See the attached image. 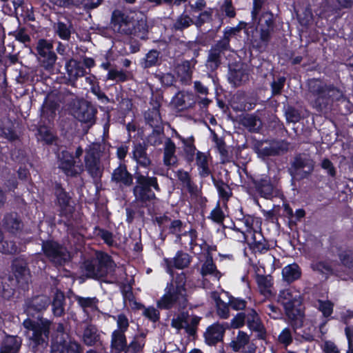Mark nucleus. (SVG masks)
Here are the masks:
<instances>
[{"label":"nucleus","instance_id":"1","mask_svg":"<svg viewBox=\"0 0 353 353\" xmlns=\"http://www.w3.org/2000/svg\"><path fill=\"white\" fill-rule=\"evenodd\" d=\"M201 45H205L201 39L185 42L178 39V53L190 58L183 61L181 64L178 63V79L182 84L190 85L192 83V68L196 63V58L199 55Z\"/></svg>","mask_w":353,"mask_h":353},{"label":"nucleus","instance_id":"2","mask_svg":"<svg viewBox=\"0 0 353 353\" xmlns=\"http://www.w3.org/2000/svg\"><path fill=\"white\" fill-rule=\"evenodd\" d=\"M111 23L114 32L130 37H136L143 39L148 32L145 20H135L120 10L112 12Z\"/></svg>","mask_w":353,"mask_h":353},{"label":"nucleus","instance_id":"3","mask_svg":"<svg viewBox=\"0 0 353 353\" xmlns=\"http://www.w3.org/2000/svg\"><path fill=\"white\" fill-rule=\"evenodd\" d=\"M51 321L43 317L37 321L27 319L23 322L26 334L31 342L34 353L42 352L48 345Z\"/></svg>","mask_w":353,"mask_h":353},{"label":"nucleus","instance_id":"4","mask_svg":"<svg viewBox=\"0 0 353 353\" xmlns=\"http://www.w3.org/2000/svg\"><path fill=\"white\" fill-rule=\"evenodd\" d=\"M308 90L314 97V105L321 110L334 101H345L341 90L332 85H327L317 79H314L309 81Z\"/></svg>","mask_w":353,"mask_h":353},{"label":"nucleus","instance_id":"5","mask_svg":"<svg viewBox=\"0 0 353 353\" xmlns=\"http://www.w3.org/2000/svg\"><path fill=\"white\" fill-rule=\"evenodd\" d=\"M279 302L283 306L285 313L292 329L296 331L303 323L304 312L303 300L300 295H294L290 290H281L278 296Z\"/></svg>","mask_w":353,"mask_h":353},{"label":"nucleus","instance_id":"6","mask_svg":"<svg viewBox=\"0 0 353 353\" xmlns=\"http://www.w3.org/2000/svg\"><path fill=\"white\" fill-rule=\"evenodd\" d=\"M134 179L136 180L133 188L134 201L142 207H146L156 199L154 190H160L157 179L154 176L143 175L139 172H136Z\"/></svg>","mask_w":353,"mask_h":353},{"label":"nucleus","instance_id":"7","mask_svg":"<svg viewBox=\"0 0 353 353\" xmlns=\"http://www.w3.org/2000/svg\"><path fill=\"white\" fill-rule=\"evenodd\" d=\"M236 34L232 27L225 28L223 37L213 44L208 51L205 64L208 70L214 72L219 68L221 64L222 56L225 52L231 50V37Z\"/></svg>","mask_w":353,"mask_h":353},{"label":"nucleus","instance_id":"8","mask_svg":"<svg viewBox=\"0 0 353 353\" xmlns=\"http://www.w3.org/2000/svg\"><path fill=\"white\" fill-rule=\"evenodd\" d=\"M116 268V264L107 254L100 252L91 260H87L83 263L85 274L89 278L99 279L112 274Z\"/></svg>","mask_w":353,"mask_h":353},{"label":"nucleus","instance_id":"9","mask_svg":"<svg viewBox=\"0 0 353 353\" xmlns=\"http://www.w3.org/2000/svg\"><path fill=\"white\" fill-rule=\"evenodd\" d=\"M85 169L92 178L100 179L104 170L101 161L102 145L100 143H92L85 149Z\"/></svg>","mask_w":353,"mask_h":353},{"label":"nucleus","instance_id":"10","mask_svg":"<svg viewBox=\"0 0 353 353\" xmlns=\"http://www.w3.org/2000/svg\"><path fill=\"white\" fill-rule=\"evenodd\" d=\"M42 251L48 260L55 266H63L71 260V254L67 248L53 240L43 241Z\"/></svg>","mask_w":353,"mask_h":353},{"label":"nucleus","instance_id":"11","mask_svg":"<svg viewBox=\"0 0 353 353\" xmlns=\"http://www.w3.org/2000/svg\"><path fill=\"white\" fill-rule=\"evenodd\" d=\"M274 28L273 13L270 10L262 12L259 22V41H252L253 47L259 50L263 46H267L272 39Z\"/></svg>","mask_w":353,"mask_h":353},{"label":"nucleus","instance_id":"12","mask_svg":"<svg viewBox=\"0 0 353 353\" xmlns=\"http://www.w3.org/2000/svg\"><path fill=\"white\" fill-rule=\"evenodd\" d=\"M72 111L77 119L86 123L88 127L94 124L97 110L90 102L83 99H79L74 103Z\"/></svg>","mask_w":353,"mask_h":353},{"label":"nucleus","instance_id":"13","mask_svg":"<svg viewBox=\"0 0 353 353\" xmlns=\"http://www.w3.org/2000/svg\"><path fill=\"white\" fill-rule=\"evenodd\" d=\"M250 181L252 184L250 188H253L259 196L266 199L273 197L275 187L270 176L264 174L251 176Z\"/></svg>","mask_w":353,"mask_h":353},{"label":"nucleus","instance_id":"14","mask_svg":"<svg viewBox=\"0 0 353 353\" xmlns=\"http://www.w3.org/2000/svg\"><path fill=\"white\" fill-rule=\"evenodd\" d=\"M36 49L41 66L46 70H52L57 61V55L52 50V45L44 39H40Z\"/></svg>","mask_w":353,"mask_h":353},{"label":"nucleus","instance_id":"15","mask_svg":"<svg viewBox=\"0 0 353 353\" xmlns=\"http://www.w3.org/2000/svg\"><path fill=\"white\" fill-rule=\"evenodd\" d=\"M58 167L67 176H76L83 170L82 164H76L73 155L67 150L58 154Z\"/></svg>","mask_w":353,"mask_h":353},{"label":"nucleus","instance_id":"16","mask_svg":"<svg viewBox=\"0 0 353 353\" xmlns=\"http://www.w3.org/2000/svg\"><path fill=\"white\" fill-rule=\"evenodd\" d=\"M12 267L14 281L20 288L26 289L30 280V274L27 262L23 259L17 258L13 261Z\"/></svg>","mask_w":353,"mask_h":353},{"label":"nucleus","instance_id":"17","mask_svg":"<svg viewBox=\"0 0 353 353\" xmlns=\"http://www.w3.org/2000/svg\"><path fill=\"white\" fill-rule=\"evenodd\" d=\"M178 140L181 143V147H178V155H179L188 165H191L194 162L196 152L194 137L190 136L185 138L178 133Z\"/></svg>","mask_w":353,"mask_h":353},{"label":"nucleus","instance_id":"18","mask_svg":"<svg viewBox=\"0 0 353 353\" xmlns=\"http://www.w3.org/2000/svg\"><path fill=\"white\" fill-rule=\"evenodd\" d=\"M229 327L228 323L221 324L216 322L210 325L203 334L205 343L209 346H214L223 341L225 330Z\"/></svg>","mask_w":353,"mask_h":353},{"label":"nucleus","instance_id":"19","mask_svg":"<svg viewBox=\"0 0 353 353\" xmlns=\"http://www.w3.org/2000/svg\"><path fill=\"white\" fill-rule=\"evenodd\" d=\"M246 324L250 330L257 332L258 339H265L266 330L258 313L254 308L247 309Z\"/></svg>","mask_w":353,"mask_h":353},{"label":"nucleus","instance_id":"20","mask_svg":"<svg viewBox=\"0 0 353 353\" xmlns=\"http://www.w3.org/2000/svg\"><path fill=\"white\" fill-rule=\"evenodd\" d=\"M50 303V299L44 295L34 296L28 299L25 304V311L28 316H34L36 313L45 310Z\"/></svg>","mask_w":353,"mask_h":353},{"label":"nucleus","instance_id":"21","mask_svg":"<svg viewBox=\"0 0 353 353\" xmlns=\"http://www.w3.org/2000/svg\"><path fill=\"white\" fill-rule=\"evenodd\" d=\"M264 141L254 140L252 143V149L259 158L266 159L270 157H275L280 154L283 149L281 145L263 146Z\"/></svg>","mask_w":353,"mask_h":353},{"label":"nucleus","instance_id":"22","mask_svg":"<svg viewBox=\"0 0 353 353\" xmlns=\"http://www.w3.org/2000/svg\"><path fill=\"white\" fill-rule=\"evenodd\" d=\"M228 79L230 83L234 87L240 86L243 82L248 79V73L242 65L235 64L230 65Z\"/></svg>","mask_w":353,"mask_h":353},{"label":"nucleus","instance_id":"23","mask_svg":"<svg viewBox=\"0 0 353 353\" xmlns=\"http://www.w3.org/2000/svg\"><path fill=\"white\" fill-rule=\"evenodd\" d=\"M160 105L155 101L152 108H149L144 112V119L146 124L151 128H159L163 127V121L159 110Z\"/></svg>","mask_w":353,"mask_h":353},{"label":"nucleus","instance_id":"24","mask_svg":"<svg viewBox=\"0 0 353 353\" xmlns=\"http://www.w3.org/2000/svg\"><path fill=\"white\" fill-rule=\"evenodd\" d=\"M147 145L144 143H134L132 150V157L137 164L143 168L149 167L152 163L150 155L147 153Z\"/></svg>","mask_w":353,"mask_h":353},{"label":"nucleus","instance_id":"25","mask_svg":"<svg viewBox=\"0 0 353 353\" xmlns=\"http://www.w3.org/2000/svg\"><path fill=\"white\" fill-rule=\"evenodd\" d=\"M182 225L181 221L178 219V243L185 249L188 246L190 249H193V245L197 239V232L196 230L190 228L188 231L181 232V228Z\"/></svg>","mask_w":353,"mask_h":353},{"label":"nucleus","instance_id":"26","mask_svg":"<svg viewBox=\"0 0 353 353\" xmlns=\"http://www.w3.org/2000/svg\"><path fill=\"white\" fill-rule=\"evenodd\" d=\"M111 179L112 181L127 187L132 185L133 183V176L128 171L125 164H120L119 167L113 170Z\"/></svg>","mask_w":353,"mask_h":353},{"label":"nucleus","instance_id":"27","mask_svg":"<svg viewBox=\"0 0 353 353\" xmlns=\"http://www.w3.org/2000/svg\"><path fill=\"white\" fill-rule=\"evenodd\" d=\"M22 340L17 336L7 335L0 344V353H18Z\"/></svg>","mask_w":353,"mask_h":353},{"label":"nucleus","instance_id":"28","mask_svg":"<svg viewBox=\"0 0 353 353\" xmlns=\"http://www.w3.org/2000/svg\"><path fill=\"white\" fill-rule=\"evenodd\" d=\"M304 168H307V170L303 172L302 178L307 176L313 171V161L310 159L303 158L301 155L296 156L292 163L291 174H298L299 170Z\"/></svg>","mask_w":353,"mask_h":353},{"label":"nucleus","instance_id":"29","mask_svg":"<svg viewBox=\"0 0 353 353\" xmlns=\"http://www.w3.org/2000/svg\"><path fill=\"white\" fill-rule=\"evenodd\" d=\"M178 181L182 191H185L191 195L196 194L197 185L193 181L189 172L185 171L183 169L178 170Z\"/></svg>","mask_w":353,"mask_h":353},{"label":"nucleus","instance_id":"30","mask_svg":"<svg viewBox=\"0 0 353 353\" xmlns=\"http://www.w3.org/2000/svg\"><path fill=\"white\" fill-rule=\"evenodd\" d=\"M101 336L94 325L88 324L83 328L81 339L88 346H94L100 342Z\"/></svg>","mask_w":353,"mask_h":353},{"label":"nucleus","instance_id":"31","mask_svg":"<svg viewBox=\"0 0 353 353\" xmlns=\"http://www.w3.org/2000/svg\"><path fill=\"white\" fill-rule=\"evenodd\" d=\"M65 69L70 81L74 82L79 77L85 74L83 64L74 59H70L65 63ZM74 83H72L74 85Z\"/></svg>","mask_w":353,"mask_h":353},{"label":"nucleus","instance_id":"32","mask_svg":"<svg viewBox=\"0 0 353 353\" xmlns=\"http://www.w3.org/2000/svg\"><path fill=\"white\" fill-rule=\"evenodd\" d=\"M281 274L283 280L288 284H291L301 277L302 271L296 263H292L285 266L282 269Z\"/></svg>","mask_w":353,"mask_h":353},{"label":"nucleus","instance_id":"33","mask_svg":"<svg viewBox=\"0 0 353 353\" xmlns=\"http://www.w3.org/2000/svg\"><path fill=\"white\" fill-rule=\"evenodd\" d=\"M176 301V287L171 283L165 289V294L158 301V307L161 309L170 308Z\"/></svg>","mask_w":353,"mask_h":353},{"label":"nucleus","instance_id":"34","mask_svg":"<svg viewBox=\"0 0 353 353\" xmlns=\"http://www.w3.org/2000/svg\"><path fill=\"white\" fill-rule=\"evenodd\" d=\"M17 283L12 276L2 278L0 281V294L5 299H10L14 294Z\"/></svg>","mask_w":353,"mask_h":353},{"label":"nucleus","instance_id":"35","mask_svg":"<svg viewBox=\"0 0 353 353\" xmlns=\"http://www.w3.org/2000/svg\"><path fill=\"white\" fill-rule=\"evenodd\" d=\"M311 269L323 275L325 279L334 274V268L330 261L327 260L314 261L310 265Z\"/></svg>","mask_w":353,"mask_h":353},{"label":"nucleus","instance_id":"36","mask_svg":"<svg viewBox=\"0 0 353 353\" xmlns=\"http://www.w3.org/2000/svg\"><path fill=\"white\" fill-rule=\"evenodd\" d=\"M213 185L216 188L219 196L223 201H228L232 195V189L222 179H216L212 176Z\"/></svg>","mask_w":353,"mask_h":353},{"label":"nucleus","instance_id":"37","mask_svg":"<svg viewBox=\"0 0 353 353\" xmlns=\"http://www.w3.org/2000/svg\"><path fill=\"white\" fill-rule=\"evenodd\" d=\"M127 347V341L124 332L114 331L112 334L111 348L118 353L125 351Z\"/></svg>","mask_w":353,"mask_h":353},{"label":"nucleus","instance_id":"38","mask_svg":"<svg viewBox=\"0 0 353 353\" xmlns=\"http://www.w3.org/2000/svg\"><path fill=\"white\" fill-rule=\"evenodd\" d=\"M3 225L11 232L18 231L22 226V223L15 212L6 214L3 219Z\"/></svg>","mask_w":353,"mask_h":353},{"label":"nucleus","instance_id":"39","mask_svg":"<svg viewBox=\"0 0 353 353\" xmlns=\"http://www.w3.org/2000/svg\"><path fill=\"white\" fill-rule=\"evenodd\" d=\"M337 256L341 264L348 268H353V250L350 248L343 249L341 245L336 247Z\"/></svg>","mask_w":353,"mask_h":353},{"label":"nucleus","instance_id":"40","mask_svg":"<svg viewBox=\"0 0 353 353\" xmlns=\"http://www.w3.org/2000/svg\"><path fill=\"white\" fill-rule=\"evenodd\" d=\"M259 234L261 238L259 240H256V237L254 233L252 234V242L250 243V248L254 252H259L261 254L265 253L270 250V245L268 242L265 239L261 232H259Z\"/></svg>","mask_w":353,"mask_h":353},{"label":"nucleus","instance_id":"41","mask_svg":"<svg viewBox=\"0 0 353 353\" xmlns=\"http://www.w3.org/2000/svg\"><path fill=\"white\" fill-rule=\"evenodd\" d=\"M81 345L75 341H69L62 345H57L53 349L52 353H81Z\"/></svg>","mask_w":353,"mask_h":353},{"label":"nucleus","instance_id":"42","mask_svg":"<svg viewBox=\"0 0 353 353\" xmlns=\"http://www.w3.org/2000/svg\"><path fill=\"white\" fill-rule=\"evenodd\" d=\"M212 297L215 301L218 316L223 319H227L230 316L228 305L215 292L212 293Z\"/></svg>","mask_w":353,"mask_h":353},{"label":"nucleus","instance_id":"43","mask_svg":"<svg viewBox=\"0 0 353 353\" xmlns=\"http://www.w3.org/2000/svg\"><path fill=\"white\" fill-rule=\"evenodd\" d=\"M176 147L173 141L170 139H167L165 142L164 148V158L163 161L166 165H172L175 163L174 160V154L175 152Z\"/></svg>","mask_w":353,"mask_h":353},{"label":"nucleus","instance_id":"44","mask_svg":"<svg viewBox=\"0 0 353 353\" xmlns=\"http://www.w3.org/2000/svg\"><path fill=\"white\" fill-rule=\"evenodd\" d=\"M65 296L62 292H57L52 301V312L54 316H61L64 314Z\"/></svg>","mask_w":353,"mask_h":353},{"label":"nucleus","instance_id":"45","mask_svg":"<svg viewBox=\"0 0 353 353\" xmlns=\"http://www.w3.org/2000/svg\"><path fill=\"white\" fill-rule=\"evenodd\" d=\"M250 336L243 331L239 330L236 336V340L232 341L230 346L234 352H239L241 348L244 347L249 343Z\"/></svg>","mask_w":353,"mask_h":353},{"label":"nucleus","instance_id":"46","mask_svg":"<svg viewBox=\"0 0 353 353\" xmlns=\"http://www.w3.org/2000/svg\"><path fill=\"white\" fill-rule=\"evenodd\" d=\"M55 28L56 32L62 39L68 40L70 38L72 25L69 20L67 19L66 22L59 21Z\"/></svg>","mask_w":353,"mask_h":353},{"label":"nucleus","instance_id":"47","mask_svg":"<svg viewBox=\"0 0 353 353\" xmlns=\"http://www.w3.org/2000/svg\"><path fill=\"white\" fill-rule=\"evenodd\" d=\"M165 137L164 128H152V132L148 136V143L152 146L160 145Z\"/></svg>","mask_w":353,"mask_h":353},{"label":"nucleus","instance_id":"48","mask_svg":"<svg viewBox=\"0 0 353 353\" xmlns=\"http://www.w3.org/2000/svg\"><path fill=\"white\" fill-rule=\"evenodd\" d=\"M196 103V100L193 94H183L180 91H178V111L181 107V110L189 109L194 107Z\"/></svg>","mask_w":353,"mask_h":353},{"label":"nucleus","instance_id":"49","mask_svg":"<svg viewBox=\"0 0 353 353\" xmlns=\"http://www.w3.org/2000/svg\"><path fill=\"white\" fill-rule=\"evenodd\" d=\"M0 124V136L10 141L17 139V135L12 130V123L8 120L1 122Z\"/></svg>","mask_w":353,"mask_h":353},{"label":"nucleus","instance_id":"50","mask_svg":"<svg viewBox=\"0 0 353 353\" xmlns=\"http://www.w3.org/2000/svg\"><path fill=\"white\" fill-rule=\"evenodd\" d=\"M55 194L58 203L62 210H65L66 208L70 207L71 198L61 187L57 186Z\"/></svg>","mask_w":353,"mask_h":353},{"label":"nucleus","instance_id":"51","mask_svg":"<svg viewBox=\"0 0 353 353\" xmlns=\"http://www.w3.org/2000/svg\"><path fill=\"white\" fill-rule=\"evenodd\" d=\"M159 63L160 52L156 50H151L147 53L143 64L145 68H148L157 65L159 64Z\"/></svg>","mask_w":353,"mask_h":353},{"label":"nucleus","instance_id":"52","mask_svg":"<svg viewBox=\"0 0 353 353\" xmlns=\"http://www.w3.org/2000/svg\"><path fill=\"white\" fill-rule=\"evenodd\" d=\"M286 82V78L284 76H280L276 79H274L270 84L271 96L275 97L281 94Z\"/></svg>","mask_w":353,"mask_h":353},{"label":"nucleus","instance_id":"53","mask_svg":"<svg viewBox=\"0 0 353 353\" xmlns=\"http://www.w3.org/2000/svg\"><path fill=\"white\" fill-rule=\"evenodd\" d=\"M259 121L260 120L256 116L249 114L243 117L242 123L250 132H258L260 128Z\"/></svg>","mask_w":353,"mask_h":353},{"label":"nucleus","instance_id":"54","mask_svg":"<svg viewBox=\"0 0 353 353\" xmlns=\"http://www.w3.org/2000/svg\"><path fill=\"white\" fill-rule=\"evenodd\" d=\"M145 345V340L141 336H134L132 341L125 347V353H138L142 350Z\"/></svg>","mask_w":353,"mask_h":353},{"label":"nucleus","instance_id":"55","mask_svg":"<svg viewBox=\"0 0 353 353\" xmlns=\"http://www.w3.org/2000/svg\"><path fill=\"white\" fill-rule=\"evenodd\" d=\"M74 299L83 310L87 307L96 308L98 303V299L96 297L85 298L77 295L74 296Z\"/></svg>","mask_w":353,"mask_h":353},{"label":"nucleus","instance_id":"56","mask_svg":"<svg viewBox=\"0 0 353 353\" xmlns=\"http://www.w3.org/2000/svg\"><path fill=\"white\" fill-rule=\"evenodd\" d=\"M220 11L230 19L234 18L236 15V9L232 3V0H224L220 6Z\"/></svg>","mask_w":353,"mask_h":353},{"label":"nucleus","instance_id":"57","mask_svg":"<svg viewBox=\"0 0 353 353\" xmlns=\"http://www.w3.org/2000/svg\"><path fill=\"white\" fill-rule=\"evenodd\" d=\"M209 218L218 224L223 223L225 215L220 206L219 202H217L216 207L211 211Z\"/></svg>","mask_w":353,"mask_h":353},{"label":"nucleus","instance_id":"58","mask_svg":"<svg viewBox=\"0 0 353 353\" xmlns=\"http://www.w3.org/2000/svg\"><path fill=\"white\" fill-rule=\"evenodd\" d=\"M122 292L125 301H128L132 303L137 309L143 307V306L134 300L132 288L130 285H123L122 286Z\"/></svg>","mask_w":353,"mask_h":353},{"label":"nucleus","instance_id":"59","mask_svg":"<svg viewBox=\"0 0 353 353\" xmlns=\"http://www.w3.org/2000/svg\"><path fill=\"white\" fill-rule=\"evenodd\" d=\"M19 249L12 241H3L0 242V252L4 254H16Z\"/></svg>","mask_w":353,"mask_h":353},{"label":"nucleus","instance_id":"60","mask_svg":"<svg viewBox=\"0 0 353 353\" xmlns=\"http://www.w3.org/2000/svg\"><path fill=\"white\" fill-rule=\"evenodd\" d=\"M184 279L185 275H183L182 276L178 274V312L179 311L180 307L184 309L188 303V299L184 296L181 294V288H182L183 285L184 284Z\"/></svg>","mask_w":353,"mask_h":353},{"label":"nucleus","instance_id":"61","mask_svg":"<svg viewBox=\"0 0 353 353\" xmlns=\"http://www.w3.org/2000/svg\"><path fill=\"white\" fill-rule=\"evenodd\" d=\"M247 320V311L245 312H239L231 320L230 327L234 329L242 327Z\"/></svg>","mask_w":353,"mask_h":353},{"label":"nucleus","instance_id":"62","mask_svg":"<svg viewBox=\"0 0 353 353\" xmlns=\"http://www.w3.org/2000/svg\"><path fill=\"white\" fill-rule=\"evenodd\" d=\"M127 79V74L122 70L110 69L107 75L108 80L123 82L126 81Z\"/></svg>","mask_w":353,"mask_h":353},{"label":"nucleus","instance_id":"63","mask_svg":"<svg viewBox=\"0 0 353 353\" xmlns=\"http://www.w3.org/2000/svg\"><path fill=\"white\" fill-rule=\"evenodd\" d=\"M192 257L188 253L178 251V270L187 268L192 261Z\"/></svg>","mask_w":353,"mask_h":353},{"label":"nucleus","instance_id":"64","mask_svg":"<svg viewBox=\"0 0 353 353\" xmlns=\"http://www.w3.org/2000/svg\"><path fill=\"white\" fill-rule=\"evenodd\" d=\"M334 304L330 301H320L319 310L324 317H329L333 312Z\"/></svg>","mask_w":353,"mask_h":353}]
</instances>
